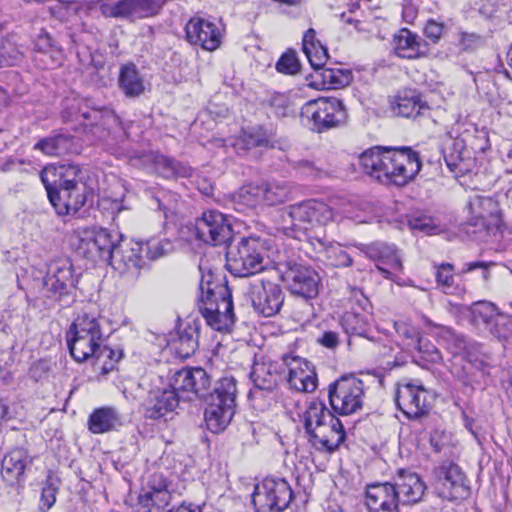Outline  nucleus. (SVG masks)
Here are the masks:
<instances>
[{"mask_svg": "<svg viewBox=\"0 0 512 512\" xmlns=\"http://www.w3.org/2000/svg\"><path fill=\"white\" fill-rule=\"evenodd\" d=\"M66 338L73 359L78 363L93 360V365L97 366L103 375L112 371L115 363L122 358L120 350L103 345V319L94 313L79 314Z\"/></svg>", "mask_w": 512, "mask_h": 512, "instance_id": "nucleus-1", "label": "nucleus"}, {"mask_svg": "<svg viewBox=\"0 0 512 512\" xmlns=\"http://www.w3.org/2000/svg\"><path fill=\"white\" fill-rule=\"evenodd\" d=\"M210 383L209 375L200 367L176 371L170 379L168 388L150 392L143 403L145 418L151 420L166 418L178 407L181 399H190L189 394L204 397Z\"/></svg>", "mask_w": 512, "mask_h": 512, "instance_id": "nucleus-2", "label": "nucleus"}, {"mask_svg": "<svg viewBox=\"0 0 512 512\" xmlns=\"http://www.w3.org/2000/svg\"><path fill=\"white\" fill-rule=\"evenodd\" d=\"M199 270L201 272L199 311L212 329L221 332L229 331L235 322L231 292L227 285L215 281L214 272L206 266V261H200Z\"/></svg>", "mask_w": 512, "mask_h": 512, "instance_id": "nucleus-3", "label": "nucleus"}, {"mask_svg": "<svg viewBox=\"0 0 512 512\" xmlns=\"http://www.w3.org/2000/svg\"><path fill=\"white\" fill-rule=\"evenodd\" d=\"M303 421L309 442L318 450L333 451L345 439L343 424L319 400L309 403L303 413Z\"/></svg>", "mask_w": 512, "mask_h": 512, "instance_id": "nucleus-4", "label": "nucleus"}, {"mask_svg": "<svg viewBox=\"0 0 512 512\" xmlns=\"http://www.w3.org/2000/svg\"><path fill=\"white\" fill-rule=\"evenodd\" d=\"M349 210L333 208L319 199H308L290 205L283 215L285 234L297 237L296 230L306 231L326 226L328 223L347 217Z\"/></svg>", "mask_w": 512, "mask_h": 512, "instance_id": "nucleus-5", "label": "nucleus"}, {"mask_svg": "<svg viewBox=\"0 0 512 512\" xmlns=\"http://www.w3.org/2000/svg\"><path fill=\"white\" fill-rule=\"evenodd\" d=\"M471 219L467 233L475 240L486 241L501 232L503 221L499 203L489 196L474 195L468 204Z\"/></svg>", "mask_w": 512, "mask_h": 512, "instance_id": "nucleus-6", "label": "nucleus"}, {"mask_svg": "<svg viewBox=\"0 0 512 512\" xmlns=\"http://www.w3.org/2000/svg\"><path fill=\"white\" fill-rule=\"evenodd\" d=\"M301 117L312 131L321 133L345 123L348 114L340 99L320 97L305 103Z\"/></svg>", "mask_w": 512, "mask_h": 512, "instance_id": "nucleus-7", "label": "nucleus"}, {"mask_svg": "<svg viewBox=\"0 0 512 512\" xmlns=\"http://www.w3.org/2000/svg\"><path fill=\"white\" fill-rule=\"evenodd\" d=\"M76 282L71 261L68 258L54 259L48 265L44 278V293L61 307L70 306L74 302Z\"/></svg>", "mask_w": 512, "mask_h": 512, "instance_id": "nucleus-8", "label": "nucleus"}, {"mask_svg": "<svg viewBox=\"0 0 512 512\" xmlns=\"http://www.w3.org/2000/svg\"><path fill=\"white\" fill-rule=\"evenodd\" d=\"M470 322L483 335L506 341L512 338L511 317L501 313L491 302L474 303L470 308Z\"/></svg>", "mask_w": 512, "mask_h": 512, "instance_id": "nucleus-9", "label": "nucleus"}, {"mask_svg": "<svg viewBox=\"0 0 512 512\" xmlns=\"http://www.w3.org/2000/svg\"><path fill=\"white\" fill-rule=\"evenodd\" d=\"M420 169L419 155L412 149H389L381 184L403 187L414 180Z\"/></svg>", "mask_w": 512, "mask_h": 512, "instance_id": "nucleus-10", "label": "nucleus"}, {"mask_svg": "<svg viewBox=\"0 0 512 512\" xmlns=\"http://www.w3.org/2000/svg\"><path fill=\"white\" fill-rule=\"evenodd\" d=\"M121 235L104 228L85 229L79 234L77 252L92 260L110 262L113 260Z\"/></svg>", "mask_w": 512, "mask_h": 512, "instance_id": "nucleus-11", "label": "nucleus"}, {"mask_svg": "<svg viewBox=\"0 0 512 512\" xmlns=\"http://www.w3.org/2000/svg\"><path fill=\"white\" fill-rule=\"evenodd\" d=\"M289 483L284 479L266 478L254 487L251 503L255 512H283L292 499Z\"/></svg>", "mask_w": 512, "mask_h": 512, "instance_id": "nucleus-12", "label": "nucleus"}, {"mask_svg": "<svg viewBox=\"0 0 512 512\" xmlns=\"http://www.w3.org/2000/svg\"><path fill=\"white\" fill-rule=\"evenodd\" d=\"M227 269L236 277H248L263 270L262 246L256 238H242L227 253Z\"/></svg>", "mask_w": 512, "mask_h": 512, "instance_id": "nucleus-13", "label": "nucleus"}, {"mask_svg": "<svg viewBox=\"0 0 512 512\" xmlns=\"http://www.w3.org/2000/svg\"><path fill=\"white\" fill-rule=\"evenodd\" d=\"M357 257H367L375 262L377 271L387 280L398 282L404 266L400 250L393 244L374 242L357 247Z\"/></svg>", "mask_w": 512, "mask_h": 512, "instance_id": "nucleus-14", "label": "nucleus"}, {"mask_svg": "<svg viewBox=\"0 0 512 512\" xmlns=\"http://www.w3.org/2000/svg\"><path fill=\"white\" fill-rule=\"evenodd\" d=\"M246 294L254 311L264 317H272L279 313L285 298L279 284L264 278L249 282Z\"/></svg>", "mask_w": 512, "mask_h": 512, "instance_id": "nucleus-15", "label": "nucleus"}, {"mask_svg": "<svg viewBox=\"0 0 512 512\" xmlns=\"http://www.w3.org/2000/svg\"><path fill=\"white\" fill-rule=\"evenodd\" d=\"M196 237L204 243L219 246L232 238V229L225 215L216 210L203 212L194 224Z\"/></svg>", "mask_w": 512, "mask_h": 512, "instance_id": "nucleus-16", "label": "nucleus"}, {"mask_svg": "<svg viewBox=\"0 0 512 512\" xmlns=\"http://www.w3.org/2000/svg\"><path fill=\"white\" fill-rule=\"evenodd\" d=\"M282 279L293 294L307 299L314 298L318 294L320 278L318 273L309 266L289 262L282 273Z\"/></svg>", "mask_w": 512, "mask_h": 512, "instance_id": "nucleus-17", "label": "nucleus"}, {"mask_svg": "<svg viewBox=\"0 0 512 512\" xmlns=\"http://www.w3.org/2000/svg\"><path fill=\"white\" fill-rule=\"evenodd\" d=\"M438 495L449 501L465 499L470 494V486L461 468L456 464L441 466L437 471Z\"/></svg>", "mask_w": 512, "mask_h": 512, "instance_id": "nucleus-18", "label": "nucleus"}, {"mask_svg": "<svg viewBox=\"0 0 512 512\" xmlns=\"http://www.w3.org/2000/svg\"><path fill=\"white\" fill-rule=\"evenodd\" d=\"M50 203L60 216L74 215L85 204L88 187L86 184L67 187H45Z\"/></svg>", "mask_w": 512, "mask_h": 512, "instance_id": "nucleus-19", "label": "nucleus"}, {"mask_svg": "<svg viewBox=\"0 0 512 512\" xmlns=\"http://www.w3.org/2000/svg\"><path fill=\"white\" fill-rule=\"evenodd\" d=\"M186 38L189 43L199 45L207 51H215L221 45L222 31L209 19L195 16L185 26Z\"/></svg>", "mask_w": 512, "mask_h": 512, "instance_id": "nucleus-20", "label": "nucleus"}, {"mask_svg": "<svg viewBox=\"0 0 512 512\" xmlns=\"http://www.w3.org/2000/svg\"><path fill=\"white\" fill-rule=\"evenodd\" d=\"M62 118L65 122L88 120L93 123L107 125L110 122H118V117L110 109L98 110L89 108L88 100L82 98H67L63 104Z\"/></svg>", "mask_w": 512, "mask_h": 512, "instance_id": "nucleus-21", "label": "nucleus"}, {"mask_svg": "<svg viewBox=\"0 0 512 512\" xmlns=\"http://www.w3.org/2000/svg\"><path fill=\"white\" fill-rule=\"evenodd\" d=\"M395 400L398 409L408 418H418L429 410L428 391L421 385H399Z\"/></svg>", "mask_w": 512, "mask_h": 512, "instance_id": "nucleus-22", "label": "nucleus"}, {"mask_svg": "<svg viewBox=\"0 0 512 512\" xmlns=\"http://www.w3.org/2000/svg\"><path fill=\"white\" fill-rule=\"evenodd\" d=\"M284 367L288 370L287 382L298 392H313L317 387V375L309 363L298 356H283Z\"/></svg>", "mask_w": 512, "mask_h": 512, "instance_id": "nucleus-23", "label": "nucleus"}, {"mask_svg": "<svg viewBox=\"0 0 512 512\" xmlns=\"http://www.w3.org/2000/svg\"><path fill=\"white\" fill-rule=\"evenodd\" d=\"M45 187H67L86 184L85 173L77 164H64L59 167L46 166L40 173Z\"/></svg>", "mask_w": 512, "mask_h": 512, "instance_id": "nucleus-24", "label": "nucleus"}, {"mask_svg": "<svg viewBox=\"0 0 512 512\" xmlns=\"http://www.w3.org/2000/svg\"><path fill=\"white\" fill-rule=\"evenodd\" d=\"M144 244L142 241H131L123 246L120 241L117 243L113 260L108 262L121 273L132 272L138 274L146 265Z\"/></svg>", "mask_w": 512, "mask_h": 512, "instance_id": "nucleus-25", "label": "nucleus"}, {"mask_svg": "<svg viewBox=\"0 0 512 512\" xmlns=\"http://www.w3.org/2000/svg\"><path fill=\"white\" fill-rule=\"evenodd\" d=\"M363 499L369 512H391L397 508L396 487L389 482L367 485Z\"/></svg>", "mask_w": 512, "mask_h": 512, "instance_id": "nucleus-26", "label": "nucleus"}, {"mask_svg": "<svg viewBox=\"0 0 512 512\" xmlns=\"http://www.w3.org/2000/svg\"><path fill=\"white\" fill-rule=\"evenodd\" d=\"M284 371V362L262 359L255 361L250 372L254 388L261 391H273Z\"/></svg>", "mask_w": 512, "mask_h": 512, "instance_id": "nucleus-27", "label": "nucleus"}, {"mask_svg": "<svg viewBox=\"0 0 512 512\" xmlns=\"http://www.w3.org/2000/svg\"><path fill=\"white\" fill-rule=\"evenodd\" d=\"M147 487L148 491L139 496L141 506L149 511L165 509L171 499L167 478L162 473L156 472L149 477Z\"/></svg>", "mask_w": 512, "mask_h": 512, "instance_id": "nucleus-28", "label": "nucleus"}, {"mask_svg": "<svg viewBox=\"0 0 512 512\" xmlns=\"http://www.w3.org/2000/svg\"><path fill=\"white\" fill-rule=\"evenodd\" d=\"M395 487L397 505H409L419 502L425 490V485L420 477L409 470L398 471Z\"/></svg>", "mask_w": 512, "mask_h": 512, "instance_id": "nucleus-29", "label": "nucleus"}, {"mask_svg": "<svg viewBox=\"0 0 512 512\" xmlns=\"http://www.w3.org/2000/svg\"><path fill=\"white\" fill-rule=\"evenodd\" d=\"M329 402L332 409L340 415L352 413V374L342 375L329 385Z\"/></svg>", "mask_w": 512, "mask_h": 512, "instance_id": "nucleus-30", "label": "nucleus"}, {"mask_svg": "<svg viewBox=\"0 0 512 512\" xmlns=\"http://www.w3.org/2000/svg\"><path fill=\"white\" fill-rule=\"evenodd\" d=\"M425 42L407 28L400 29L393 37V49L400 58L417 59L425 55Z\"/></svg>", "mask_w": 512, "mask_h": 512, "instance_id": "nucleus-31", "label": "nucleus"}, {"mask_svg": "<svg viewBox=\"0 0 512 512\" xmlns=\"http://www.w3.org/2000/svg\"><path fill=\"white\" fill-rule=\"evenodd\" d=\"M199 325L196 321L188 322L178 328L177 338L172 346L180 358H188L193 355L199 345Z\"/></svg>", "mask_w": 512, "mask_h": 512, "instance_id": "nucleus-32", "label": "nucleus"}, {"mask_svg": "<svg viewBox=\"0 0 512 512\" xmlns=\"http://www.w3.org/2000/svg\"><path fill=\"white\" fill-rule=\"evenodd\" d=\"M389 149L372 147L362 152L359 156L360 169L379 183H381Z\"/></svg>", "mask_w": 512, "mask_h": 512, "instance_id": "nucleus-33", "label": "nucleus"}, {"mask_svg": "<svg viewBox=\"0 0 512 512\" xmlns=\"http://www.w3.org/2000/svg\"><path fill=\"white\" fill-rule=\"evenodd\" d=\"M121 416L114 407H100L89 416L88 429L93 434H102L121 426Z\"/></svg>", "mask_w": 512, "mask_h": 512, "instance_id": "nucleus-34", "label": "nucleus"}, {"mask_svg": "<svg viewBox=\"0 0 512 512\" xmlns=\"http://www.w3.org/2000/svg\"><path fill=\"white\" fill-rule=\"evenodd\" d=\"M118 84L128 98L139 97L145 91V81L133 63L125 64L120 68Z\"/></svg>", "mask_w": 512, "mask_h": 512, "instance_id": "nucleus-35", "label": "nucleus"}, {"mask_svg": "<svg viewBox=\"0 0 512 512\" xmlns=\"http://www.w3.org/2000/svg\"><path fill=\"white\" fill-rule=\"evenodd\" d=\"M237 386L236 379L232 376H226L219 380L214 390L206 399V404L225 408L224 404L230 406V410L236 409Z\"/></svg>", "mask_w": 512, "mask_h": 512, "instance_id": "nucleus-36", "label": "nucleus"}, {"mask_svg": "<svg viewBox=\"0 0 512 512\" xmlns=\"http://www.w3.org/2000/svg\"><path fill=\"white\" fill-rule=\"evenodd\" d=\"M26 467V453L22 449H14L6 454L2 460L1 475L9 485L19 483Z\"/></svg>", "mask_w": 512, "mask_h": 512, "instance_id": "nucleus-37", "label": "nucleus"}, {"mask_svg": "<svg viewBox=\"0 0 512 512\" xmlns=\"http://www.w3.org/2000/svg\"><path fill=\"white\" fill-rule=\"evenodd\" d=\"M394 113L402 117L416 118L429 110L428 105L422 102L420 96L414 91H404L392 103Z\"/></svg>", "mask_w": 512, "mask_h": 512, "instance_id": "nucleus-38", "label": "nucleus"}, {"mask_svg": "<svg viewBox=\"0 0 512 512\" xmlns=\"http://www.w3.org/2000/svg\"><path fill=\"white\" fill-rule=\"evenodd\" d=\"M233 146L239 152L255 147L274 148L275 143L263 127L256 126L244 129L241 137L233 142Z\"/></svg>", "mask_w": 512, "mask_h": 512, "instance_id": "nucleus-39", "label": "nucleus"}, {"mask_svg": "<svg viewBox=\"0 0 512 512\" xmlns=\"http://www.w3.org/2000/svg\"><path fill=\"white\" fill-rule=\"evenodd\" d=\"M302 50L313 69L318 70L325 65L328 58L327 49L316 38L314 29L310 28L304 33Z\"/></svg>", "mask_w": 512, "mask_h": 512, "instance_id": "nucleus-40", "label": "nucleus"}, {"mask_svg": "<svg viewBox=\"0 0 512 512\" xmlns=\"http://www.w3.org/2000/svg\"><path fill=\"white\" fill-rule=\"evenodd\" d=\"M225 408L206 404L204 411V419L207 429L213 433L222 432L230 424L235 411L230 410V406L226 404Z\"/></svg>", "mask_w": 512, "mask_h": 512, "instance_id": "nucleus-41", "label": "nucleus"}, {"mask_svg": "<svg viewBox=\"0 0 512 512\" xmlns=\"http://www.w3.org/2000/svg\"><path fill=\"white\" fill-rule=\"evenodd\" d=\"M435 268L436 284L443 293L459 296L465 292V288L455 281L452 264L442 263Z\"/></svg>", "mask_w": 512, "mask_h": 512, "instance_id": "nucleus-42", "label": "nucleus"}, {"mask_svg": "<svg viewBox=\"0 0 512 512\" xmlns=\"http://www.w3.org/2000/svg\"><path fill=\"white\" fill-rule=\"evenodd\" d=\"M263 203L268 206L283 204L291 197V189L285 181H270L261 184Z\"/></svg>", "mask_w": 512, "mask_h": 512, "instance_id": "nucleus-43", "label": "nucleus"}, {"mask_svg": "<svg viewBox=\"0 0 512 512\" xmlns=\"http://www.w3.org/2000/svg\"><path fill=\"white\" fill-rule=\"evenodd\" d=\"M71 139L64 134H56L40 139L33 149L41 151L47 156H61L68 152Z\"/></svg>", "mask_w": 512, "mask_h": 512, "instance_id": "nucleus-44", "label": "nucleus"}, {"mask_svg": "<svg viewBox=\"0 0 512 512\" xmlns=\"http://www.w3.org/2000/svg\"><path fill=\"white\" fill-rule=\"evenodd\" d=\"M157 171L165 178L189 177L191 168L180 164L172 158L160 155L155 159Z\"/></svg>", "mask_w": 512, "mask_h": 512, "instance_id": "nucleus-45", "label": "nucleus"}, {"mask_svg": "<svg viewBox=\"0 0 512 512\" xmlns=\"http://www.w3.org/2000/svg\"><path fill=\"white\" fill-rule=\"evenodd\" d=\"M133 0H99L98 7L105 17L124 18L132 14Z\"/></svg>", "mask_w": 512, "mask_h": 512, "instance_id": "nucleus-46", "label": "nucleus"}, {"mask_svg": "<svg viewBox=\"0 0 512 512\" xmlns=\"http://www.w3.org/2000/svg\"><path fill=\"white\" fill-rule=\"evenodd\" d=\"M408 224L412 230H418L430 235L438 234L442 231L437 219L427 215L413 216L408 220Z\"/></svg>", "mask_w": 512, "mask_h": 512, "instance_id": "nucleus-47", "label": "nucleus"}, {"mask_svg": "<svg viewBox=\"0 0 512 512\" xmlns=\"http://www.w3.org/2000/svg\"><path fill=\"white\" fill-rule=\"evenodd\" d=\"M323 260H326L330 265L335 267H347L351 263L350 255L338 243L329 244Z\"/></svg>", "mask_w": 512, "mask_h": 512, "instance_id": "nucleus-48", "label": "nucleus"}, {"mask_svg": "<svg viewBox=\"0 0 512 512\" xmlns=\"http://www.w3.org/2000/svg\"><path fill=\"white\" fill-rule=\"evenodd\" d=\"M144 244V257L145 260H156L164 256L170 248V243L158 238H150L143 242Z\"/></svg>", "mask_w": 512, "mask_h": 512, "instance_id": "nucleus-49", "label": "nucleus"}, {"mask_svg": "<svg viewBox=\"0 0 512 512\" xmlns=\"http://www.w3.org/2000/svg\"><path fill=\"white\" fill-rule=\"evenodd\" d=\"M237 197L247 206H256L259 203H263V194L261 184H249L243 186Z\"/></svg>", "mask_w": 512, "mask_h": 512, "instance_id": "nucleus-50", "label": "nucleus"}, {"mask_svg": "<svg viewBox=\"0 0 512 512\" xmlns=\"http://www.w3.org/2000/svg\"><path fill=\"white\" fill-rule=\"evenodd\" d=\"M276 70L287 75H295L300 71V62L294 51L285 52L276 63Z\"/></svg>", "mask_w": 512, "mask_h": 512, "instance_id": "nucleus-51", "label": "nucleus"}, {"mask_svg": "<svg viewBox=\"0 0 512 512\" xmlns=\"http://www.w3.org/2000/svg\"><path fill=\"white\" fill-rule=\"evenodd\" d=\"M35 48L44 54H50L54 63L59 64L62 58V52L53 44L52 38L49 34L40 33L35 41Z\"/></svg>", "mask_w": 512, "mask_h": 512, "instance_id": "nucleus-52", "label": "nucleus"}, {"mask_svg": "<svg viewBox=\"0 0 512 512\" xmlns=\"http://www.w3.org/2000/svg\"><path fill=\"white\" fill-rule=\"evenodd\" d=\"M394 328L400 337L406 340L407 348L412 349L417 341L421 338L418 329L405 321H396Z\"/></svg>", "mask_w": 512, "mask_h": 512, "instance_id": "nucleus-53", "label": "nucleus"}, {"mask_svg": "<svg viewBox=\"0 0 512 512\" xmlns=\"http://www.w3.org/2000/svg\"><path fill=\"white\" fill-rule=\"evenodd\" d=\"M414 350L421 354V357L428 362L438 363L441 361L442 357L439 350L427 340H424L422 337L417 341V343L413 346Z\"/></svg>", "mask_w": 512, "mask_h": 512, "instance_id": "nucleus-54", "label": "nucleus"}, {"mask_svg": "<svg viewBox=\"0 0 512 512\" xmlns=\"http://www.w3.org/2000/svg\"><path fill=\"white\" fill-rule=\"evenodd\" d=\"M354 300L357 301V305L361 308V310L364 312L363 315H359L354 310V318L358 319V321H362L366 326L369 325L372 321V315H371V303L370 301L363 295L361 291H356L354 288Z\"/></svg>", "mask_w": 512, "mask_h": 512, "instance_id": "nucleus-55", "label": "nucleus"}, {"mask_svg": "<svg viewBox=\"0 0 512 512\" xmlns=\"http://www.w3.org/2000/svg\"><path fill=\"white\" fill-rule=\"evenodd\" d=\"M445 340L447 349L450 350L453 355H463L467 347V339L464 336L457 335L452 331H447Z\"/></svg>", "mask_w": 512, "mask_h": 512, "instance_id": "nucleus-56", "label": "nucleus"}, {"mask_svg": "<svg viewBox=\"0 0 512 512\" xmlns=\"http://www.w3.org/2000/svg\"><path fill=\"white\" fill-rule=\"evenodd\" d=\"M132 14L141 13L144 16L153 15L159 8L158 0H133Z\"/></svg>", "mask_w": 512, "mask_h": 512, "instance_id": "nucleus-57", "label": "nucleus"}, {"mask_svg": "<svg viewBox=\"0 0 512 512\" xmlns=\"http://www.w3.org/2000/svg\"><path fill=\"white\" fill-rule=\"evenodd\" d=\"M56 493L57 489L54 485L48 483L42 488L41 497H40V510H49L53 507L56 502Z\"/></svg>", "mask_w": 512, "mask_h": 512, "instance_id": "nucleus-58", "label": "nucleus"}, {"mask_svg": "<svg viewBox=\"0 0 512 512\" xmlns=\"http://www.w3.org/2000/svg\"><path fill=\"white\" fill-rule=\"evenodd\" d=\"M444 33V24L437 22L436 20H427L424 27L425 36L430 39L433 43H437Z\"/></svg>", "mask_w": 512, "mask_h": 512, "instance_id": "nucleus-59", "label": "nucleus"}, {"mask_svg": "<svg viewBox=\"0 0 512 512\" xmlns=\"http://www.w3.org/2000/svg\"><path fill=\"white\" fill-rule=\"evenodd\" d=\"M266 103L269 107L275 110V113L278 115H284V111L288 104V99L284 94L281 93H272L266 99Z\"/></svg>", "mask_w": 512, "mask_h": 512, "instance_id": "nucleus-60", "label": "nucleus"}, {"mask_svg": "<svg viewBox=\"0 0 512 512\" xmlns=\"http://www.w3.org/2000/svg\"><path fill=\"white\" fill-rule=\"evenodd\" d=\"M451 438L443 431L435 430L431 433L430 443L435 452L443 451L450 445Z\"/></svg>", "mask_w": 512, "mask_h": 512, "instance_id": "nucleus-61", "label": "nucleus"}, {"mask_svg": "<svg viewBox=\"0 0 512 512\" xmlns=\"http://www.w3.org/2000/svg\"><path fill=\"white\" fill-rule=\"evenodd\" d=\"M361 398H365V386L362 379H358L354 377V413L366 407V403L361 400Z\"/></svg>", "mask_w": 512, "mask_h": 512, "instance_id": "nucleus-62", "label": "nucleus"}, {"mask_svg": "<svg viewBox=\"0 0 512 512\" xmlns=\"http://www.w3.org/2000/svg\"><path fill=\"white\" fill-rule=\"evenodd\" d=\"M317 342L328 349H334L339 344V336L336 332L326 331L317 339Z\"/></svg>", "mask_w": 512, "mask_h": 512, "instance_id": "nucleus-63", "label": "nucleus"}, {"mask_svg": "<svg viewBox=\"0 0 512 512\" xmlns=\"http://www.w3.org/2000/svg\"><path fill=\"white\" fill-rule=\"evenodd\" d=\"M482 354V346L476 342L467 340V347L463 352V357L468 361H478L479 355Z\"/></svg>", "mask_w": 512, "mask_h": 512, "instance_id": "nucleus-64", "label": "nucleus"}]
</instances>
